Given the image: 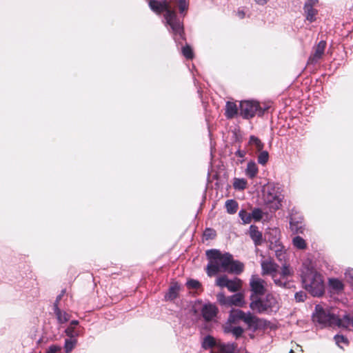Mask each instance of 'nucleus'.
<instances>
[{"label":"nucleus","instance_id":"obj_50","mask_svg":"<svg viewBox=\"0 0 353 353\" xmlns=\"http://www.w3.org/2000/svg\"><path fill=\"white\" fill-rule=\"evenodd\" d=\"M254 1H256V3L263 6L268 2V0H254Z\"/></svg>","mask_w":353,"mask_h":353},{"label":"nucleus","instance_id":"obj_34","mask_svg":"<svg viewBox=\"0 0 353 353\" xmlns=\"http://www.w3.org/2000/svg\"><path fill=\"white\" fill-rule=\"evenodd\" d=\"M249 143L250 145H254L256 148L258 150H261L264 146L263 143L261 141L254 135H251L250 137Z\"/></svg>","mask_w":353,"mask_h":353},{"label":"nucleus","instance_id":"obj_19","mask_svg":"<svg viewBox=\"0 0 353 353\" xmlns=\"http://www.w3.org/2000/svg\"><path fill=\"white\" fill-rule=\"evenodd\" d=\"M181 286L178 283H173L168 289L165 294V299L166 301H173L177 298L180 291Z\"/></svg>","mask_w":353,"mask_h":353},{"label":"nucleus","instance_id":"obj_10","mask_svg":"<svg viewBox=\"0 0 353 353\" xmlns=\"http://www.w3.org/2000/svg\"><path fill=\"white\" fill-rule=\"evenodd\" d=\"M267 283L258 275H252L250 280L251 289V301L255 299H260L266 292Z\"/></svg>","mask_w":353,"mask_h":353},{"label":"nucleus","instance_id":"obj_8","mask_svg":"<svg viewBox=\"0 0 353 353\" xmlns=\"http://www.w3.org/2000/svg\"><path fill=\"white\" fill-rule=\"evenodd\" d=\"M243 321L249 328L256 330L261 326V319L250 313H245L243 310L236 309L232 310L230 312L228 321L236 323L239 321Z\"/></svg>","mask_w":353,"mask_h":353},{"label":"nucleus","instance_id":"obj_6","mask_svg":"<svg viewBox=\"0 0 353 353\" xmlns=\"http://www.w3.org/2000/svg\"><path fill=\"white\" fill-rule=\"evenodd\" d=\"M270 108L268 104H261L257 101H242L239 105V114L245 119L253 118L255 116L262 117Z\"/></svg>","mask_w":353,"mask_h":353},{"label":"nucleus","instance_id":"obj_17","mask_svg":"<svg viewBox=\"0 0 353 353\" xmlns=\"http://www.w3.org/2000/svg\"><path fill=\"white\" fill-rule=\"evenodd\" d=\"M219 342L211 335L205 336L202 341V347L204 350L211 349V353H215Z\"/></svg>","mask_w":353,"mask_h":353},{"label":"nucleus","instance_id":"obj_51","mask_svg":"<svg viewBox=\"0 0 353 353\" xmlns=\"http://www.w3.org/2000/svg\"><path fill=\"white\" fill-rule=\"evenodd\" d=\"M61 294H59V296H57L54 304H53V306L55 305V304H57V306H59V301L61 300Z\"/></svg>","mask_w":353,"mask_h":353},{"label":"nucleus","instance_id":"obj_46","mask_svg":"<svg viewBox=\"0 0 353 353\" xmlns=\"http://www.w3.org/2000/svg\"><path fill=\"white\" fill-rule=\"evenodd\" d=\"M61 349V347L59 345H52L48 347L46 353H57L60 351Z\"/></svg>","mask_w":353,"mask_h":353},{"label":"nucleus","instance_id":"obj_9","mask_svg":"<svg viewBox=\"0 0 353 353\" xmlns=\"http://www.w3.org/2000/svg\"><path fill=\"white\" fill-rule=\"evenodd\" d=\"M294 274L293 268L287 262L282 263L281 272L273 275V281L276 285L287 288L289 285L288 278Z\"/></svg>","mask_w":353,"mask_h":353},{"label":"nucleus","instance_id":"obj_13","mask_svg":"<svg viewBox=\"0 0 353 353\" xmlns=\"http://www.w3.org/2000/svg\"><path fill=\"white\" fill-rule=\"evenodd\" d=\"M270 249L274 250L277 260L281 263H285L287 259V252L285 247L279 241H275L274 243L271 242Z\"/></svg>","mask_w":353,"mask_h":353},{"label":"nucleus","instance_id":"obj_7","mask_svg":"<svg viewBox=\"0 0 353 353\" xmlns=\"http://www.w3.org/2000/svg\"><path fill=\"white\" fill-rule=\"evenodd\" d=\"M313 321L323 326L336 325L341 327V319L330 310H325L321 305L315 306V313L312 316Z\"/></svg>","mask_w":353,"mask_h":353},{"label":"nucleus","instance_id":"obj_29","mask_svg":"<svg viewBox=\"0 0 353 353\" xmlns=\"http://www.w3.org/2000/svg\"><path fill=\"white\" fill-rule=\"evenodd\" d=\"M225 332L232 333L236 338L240 337L243 333V329L240 326H227L225 327Z\"/></svg>","mask_w":353,"mask_h":353},{"label":"nucleus","instance_id":"obj_28","mask_svg":"<svg viewBox=\"0 0 353 353\" xmlns=\"http://www.w3.org/2000/svg\"><path fill=\"white\" fill-rule=\"evenodd\" d=\"M247 180L243 178H234L233 188L236 190H243L247 188Z\"/></svg>","mask_w":353,"mask_h":353},{"label":"nucleus","instance_id":"obj_4","mask_svg":"<svg viewBox=\"0 0 353 353\" xmlns=\"http://www.w3.org/2000/svg\"><path fill=\"white\" fill-rule=\"evenodd\" d=\"M283 190L279 183H268L263 188V200L272 211L279 210L284 199Z\"/></svg>","mask_w":353,"mask_h":353},{"label":"nucleus","instance_id":"obj_12","mask_svg":"<svg viewBox=\"0 0 353 353\" xmlns=\"http://www.w3.org/2000/svg\"><path fill=\"white\" fill-rule=\"evenodd\" d=\"M218 312L219 309L216 305L210 302L204 303L201 309V316L206 322L212 321Z\"/></svg>","mask_w":353,"mask_h":353},{"label":"nucleus","instance_id":"obj_5","mask_svg":"<svg viewBox=\"0 0 353 353\" xmlns=\"http://www.w3.org/2000/svg\"><path fill=\"white\" fill-rule=\"evenodd\" d=\"M250 307L259 314H270L279 310V304L276 297L272 294L268 293L264 299H253L250 303Z\"/></svg>","mask_w":353,"mask_h":353},{"label":"nucleus","instance_id":"obj_20","mask_svg":"<svg viewBox=\"0 0 353 353\" xmlns=\"http://www.w3.org/2000/svg\"><path fill=\"white\" fill-rule=\"evenodd\" d=\"M228 306L235 305L241 307L245 303L242 293L238 292L228 296Z\"/></svg>","mask_w":353,"mask_h":353},{"label":"nucleus","instance_id":"obj_30","mask_svg":"<svg viewBox=\"0 0 353 353\" xmlns=\"http://www.w3.org/2000/svg\"><path fill=\"white\" fill-rule=\"evenodd\" d=\"M77 344V339L68 338L65 340L64 350L65 353H70Z\"/></svg>","mask_w":353,"mask_h":353},{"label":"nucleus","instance_id":"obj_3","mask_svg":"<svg viewBox=\"0 0 353 353\" xmlns=\"http://www.w3.org/2000/svg\"><path fill=\"white\" fill-rule=\"evenodd\" d=\"M303 288L312 296L321 297L325 293L323 277L321 273L308 265H303L301 270Z\"/></svg>","mask_w":353,"mask_h":353},{"label":"nucleus","instance_id":"obj_27","mask_svg":"<svg viewBox=\"0 0 353 353\" xmlns=\"http://www.w3.org/2000/svg\"><path fill=\"white\" fill-rule=\"evenodd\" d=\"M225 208L228 214H234L238 210V203L234 199L228 200L225 202Z\"/></svg>","mask_w":353,"mask_h":353},{"label":"nucleus","instance_id":"obj_36","mask_svg":"<svg viewBox=\"0 0 353 353\" xmlns=\"http://www.w3.org/2000/svg\"><path fill=\"white\" fill-rule=\"evenodd\" d=\"M250 214L252 219H253L256 222L260 221L263 215V211L259 208H254Z\"/></svg>","mask_w":353,"mask_h":353},{"label":"nucleus","instance_id":"obj_26","mask_svg":"<svg viewBox=\"0 0 353 353\" xmlns=\"http://www.w3.org/2000/svg\"><path fill=\"white\" fill-rule=\"evenodd\" d=\"M65 333L69 338L74 339L82 334L81 327H76L74 326H68L65 330Z\"/></svg>","mask_w":353,"mask_h":353},{"label":"nucleus","instance_id":"obj_47","mask_svg":"<svg viewBox=\"0 0 353 353\" xmlns=\"http://www.w3.org/2000/svg\"><path fill=\"white\" fill-rule=\"evenodd\" d=\"M234 154L236 157L242 159L241 160H240V162L242 163L244 161L243 158L245 157V156L246 154V152L245 150H242L238 149L235 152Z\"/></svg>","mask_w":353,"mask_h":353},{"label":"nucleus","instance_id":"obj_38","mask_svg":"<svg viewBox=\"0 0 353 353\" xmlns=\"http://www.w3.org/2000/svg\"><path fill=\"white\" fill-rule=\"evenodd\" d=\"M230 279L226 276H221L216 280V285L221 288H227Z\"/></svg>","mask_w":353,"mask_h":353},{"label":"nucleus","instance_id":"obj_16","mask_svg":"<svg viewBox=\"0 0 353 353\" xmlns=\"http://www.w3.org/2000/svg\"><path fill=\"white\" fill-rule=\"evenodd\" d=\"M249 235L253 241L254 245L256 247L261 245L264 241L262 232L259 231V228L255 225H251L250 226Z\"/></svg>","mask_w":353,"mask_h":353},{"label":"nucleus","instance_id":"obj_40","mask_svg":"<svg viewBox=\"0 0 353 353\" xmlns=\"http://www.w3.org/2000/svg\"><path fill=\"white\" fill-rule=\"evenodd\" d=\"M334 339L335 341L336 344L341 348H342L341 343H344L346 345H348L349 343L348 339L343 335L336 334L334 336Z\"/></svg>","mask_w":353,"mask_h":353},{"label":"nucleus","instance_id":"obj_48","mask_svg":"<svg viewBox=\"0 0 353 353\" xmlns=\"http://www.w3.org/2000/svg\"><path fill=\"white\" fill-rule=\"evenodd\" d=\"M236 14L240 19H243L245 16L244 11L240 9L238 10Z\"/></svg>","mask_w":353,"mask_h":353},{"label":"nucleus","instance_id":"obj_11","mask_svg":"<svg viewBox=\"0 0 353 353\" xmlns=\"http://www.w3.org/2000/svg\"><path fill=\"white\" fill-rule=\"evenodd\" d=\"M319 3V0H306L303 6V15L305 21L313 23L316 21L319 11L315 7Z\"/></svg>","mask_w":353,"mask_h":353},{"label":"nucleus","instance_id":"obj_1","mask_svg":"<svg viewBox=\"0 0 353 353\" xmlns=\"http://www.w3.org/2000/svg\"><path fill=\"white\" fill-rule=\"evenodd\" d=\"M148 4L150 8L156 14L164 13L163 23L172 34L176 45H182V42L185 40L183 22L176 11L171 9L166 1L150 0Z\"/></svg>","mask_w":353,"mask_h":353},{"label":"nucleus","instance_id":"obj_43","mask_svg":"<svg viewBox=\"0 0 353 353\" xmlns=\"http://www.w3.org/2000/svg\"><path fill=\"white\" fill-rule=\"evenodd\" d=\"M203 236L206 240L212 239L216 236V232L212 228H206L204 231Z\"/></svg>","mask_w":353,"mask_h":353},{"label":"nucleus","instance_id":"obj_33","mask_svg":"<svg viewBox=\"0 0 353 353\" xmlns=\"http://www.w3.org/2000/svg\"><path fill=\"white\" fill-rule=\"evenodd\" d=\"M239 216L241 218L243 224H248L252 221L251 214L247 212L244 209H241L239 212Z\"/></svg>","mask_w":353,"mask_h":353},{"label":"nucleus","instance_id":"obj_31","mask_svg":"<svg viewBox=\"0 0 353 353\" xmlns=\"http://www.w3.org/2000/svg\"><path fill=\"white\" fill-rule=\"evenodd\" d=\"M292 245L299 250H304L307 247L305 241L300 236H296L292 239Z\"/></svg>","mask_w":353,"mask_h":353},{"label":"nucleus","instance_id":"obj_2","mask_svg":"<svg viewBox=\"0 0 353 353\" xmlns=\"http://www.w3.org/2000/svg\"><path fill=\"white\" fill-rule=\"evenodd\" d=\"M206 256L209 262L206 267L208 276H213L219 272H229L239 274L243 270V264L234 261L231 254H222L219 250L212 249L207 250Z\"/></svg>","mask_w":353,"mask_h":353},{"label":"nucleus","instance_id":"obj_21","mask_svg":"<svg viewBox=\"0 0 353 353\" xmlns=\"http://www.w3.org/2000/svg\"><path fill=\"white\" fill-rule=\"evenodd\" d=\"M290 228L296 234H303L305 230L302 221L296 220L294 217H291L290 219Z\"/></svg>","mask_w":353,"mask_h":353},{"label":"nucleus","instance_id":"obj_49","mask_svg":"<svg viewBox=\"0 0 353 353\" xmlns=\"http://www.w3.org/2000/svg\"><path fill=\"white\" fill-rule=\"evenodd\" d=\"M79 325V321L77 320H72L68 326H74L77 327V325Z\"/></svg>","mask_w":353,"mask_h":353},{"label":"nucleus","instance_id":"obj_37","mask_svg":"<svg viewBox=\"0 0 353 353\" xmlns=\"http://www.w3.org/2000/svg\"><path fill=\"white\" fill-rule=\"evenodd\" d=\"M269 159V154L267 151H262L258 156V163L262 165L267 163Z\"/></svg>","mask_w":353,"mask_h":353},{"label":"nucleus","instance_id":"obj_35","mask_svg":"<svg viewBox=\"0 0 353 353\" xmlns=\"http://www.w3.org/2000/svg\"><path fill=\"white\" fill-rule=\"evenodd\" d=\"M182 54L188 59H192L194 57V53L191 47L186 44L185 46L181 48Z\"/></svg>","mask_w":353,"mask_h":353},{"label":"nucleus","instance_id":"obj_42","mask_svg":"<svg viewBox=\"0 0 353 353\" xmlns=\"http://www.w3.org/2000/svg\"><path fill=\"white\" fill-rule=\"evenodd\" d=\"M186 285L189 289H195V290L199 289L201 286L200 282L195 279L188 280L186 283Z\"/></svg>","mask_w":353,"mask_h":353},{"label":"nucleus","instance_id":"obj_32","mask_svg":"<svg viewBox=\"0 0 353 353\" xmlns=\"http://www.w3.org/2000/svg\"><path fill=\"white\" fill-rule=\"evenodd\" d=\"M241 288V280L239 279H235L234 280H230L228 282L227 288L231 292H237Z\"/></svg>","mask_w":353,"mask_h":353},{"label":"nucleus","instance_id":"obj_41","mask_svg":"<svg viewBox=\"0 0 353 353\" xmlns=\"http://www.w3.org/2000/svg\"><path fill=\"white\" fill-rule=\"evenodd\" d=\"M216 299L221 305L228 306V296H225L224 293H218L216 295Z\"/></svg>","mask_w":353,"mask_h":353},{"label":"nucleus","instance_id":"obj_52","mask_svg":"<svg viewBox=\"0 0 353 353\" xmlns=\"http://www.w3.org/2000/svg\"><path fill=\"white\" fill-rule=\"evenodd\" d=\"M289 353H294V351L293 350H291Z\"/></svg>","mask_w":353,"mask_h":353},{"label":"nucleus","instance_id":"obj_39","mask_svg":"<svg viewBox=\"0 0 353 353\" xmlns=\"http://www.w3.org/2000/svg\"><path fill=\"white\" fill-rule=\"evenodd\" d=\"M178 2V6L179 10L181 13V14H183L182 17H180L183 20V17L185 14H183V12H185L188 8V3H187L186 0H177Z\"/></svg>","mask_w":353,"mask_h":353},{"label":"nucleus","instance_id":"obj_25","mask_svg":"<svg viewBox=\"0 0 353 353\" xmlns=\"http://www.w3.org/2000/svg\"><path fill=\"white\" fill-rule=\"evenodd\" d=\"M259 172L256 163L254 161H250L247 164L245 169V174L250 179H254Z\"/></svg>","mask_w":353,"mask_h":353},{"label":"nucleus","instance_id":"obj_14","mask_svg":"<svg viewBox=\"0 0 353 353\" xmlns=\"http://www.w3.org/2000/svg\"><path fill=\"white\" fill-rule=\"evenodd\" d=\"M326 47V42L321 41L316 45L314 53L309 57L308 63L311 64L316 63L322 57Z\"/></svg>","mask_w":353,"mask_h":353},{"label":"nucleus","instance_id":"obj_24","mask_svg":"<svg viewBox=\"0 0 353 353\" xmlns=\"http://www.w3.org/2000/svg\"><path fill=\"white\" fill-rule=\"evenodd\" d=\"M238 114L236 105L234 102L228 101L225 105V115L228 119H232Z\"/></svg>","mask_w":353,"mask_h":353},{"label":"nucleus","instance_id":"obj_18","mask_svg":"<svg viewBox=\"0 0 353 353\" xmlns=\"http://www.w3.org/2000/svg\"><path fill=\"white\" fill-rule=\"evenodd\" d=\"M53 310L59 324L65 323L70 320V314L65 311H62L57 304L53 306Z\"/></svg>","mask_w":353,"mask_h":353},{"label":"nucleus","instance_id":"obj_45","mask_svg":"<svg viewBox=\"0 0 353 353\" xmlns=\"http://www.w3.org/2000/svg\"><path fill=\"white\" fill-rule=\"evenodd\" d=\"M345 276L347 281L351 285L353 283V269L349 268L346 270Z\"/></svg>","mask_w":353,"mask_h":353},{"label":"nucleus","instance_id":"obj_44","mask_svg":"<svg viewBox=\"0 0 353 353\" xmlns=\"http://www.w3.org/2000/svg\"><path fill=\"white\" fill-rule=\"evenodd\" d=\"M307 298V294L303 291L296 292L294 294V299L296 302H303Z\"/></svg>","mask_w":353,"mask_h":353},{"label":"nucleus","instance_id":"obj_23","mask_svg":"<svg viewBox=\"0 0 353 353\" xmlns=\"http://www.w3.org/2000/svg\"><path fill=\"white\" fill-rule=\"evenodd\" d=\"M235 345L234 343H223L219 342L215 353H234Z\"/></svg>","mask_w":353,"mask_h":353},{"label":"nucleus","instance_id":"obj_15","mask_svg":"<svg viewBox=\"0 0 353 353\" xmlns=\"http://www.w3.org/2000/svg\"><path fill=\"white\" fill-rule=\"evenodd\" d=\"M261 265L263 274H271L273 278V275L276 274L279 265L272 259L263 260Z\"/></svg>","mask_w":353,"mask_h":353},{"label":"nucleus","instance_id":"obj_22","mask_svg":"<svg viewBox=\"0 0 353 353\" xmlns=\"http://www.w3.org/2000/svg\"><path fill=\"white\" fill-rule=\"evenodd\" d=\"M329 287L330 290L337 294L341 292L344 289V285L339 279L332 278L328 281Z\"/></svg>","mask_w":353,"mask_h":353}]
</instances>
